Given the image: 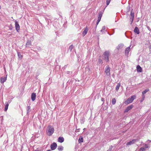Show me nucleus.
Returning a JSON list of instances; mask_svg holds the SVG:
<instances>
[{
    "label": "nucleus",
    "instance_id": "f257e3e1",
    "mask_svg": "<svg viewBox=\"0 0 151 151\" xmlns=\"http://www.w3.org/2000/svg\"><path fill=\"white\" fill-rule=\"evenodd\" d=\"M54 131V129L53 127L50 125H49L47 131V134L49 136H51L53 133Z\"/></svg>",
    "mask_w": 151,
    "mask_h": 151
},
{
    "label": "nucleus",
    "instance_id": "f03ea898",
    "mask_svg": "<svg viewBox=\"0 0 151 151\" xmlns=\"http://www.w3.org/2000/svg\"><path fill=\"white\" fill-rule=\"evenodd\" d=\"M136 98V96L135 95H133L132 96L131 98H128L127 101H126L124 102V103L125 104H128L130 103H131L133 101L134 99H135Z\"/></svg>",
    "mask_w": 151,
    "mask_h": 151
},
{
    "label": "nucleus",
    "instance_id": "7ed1b4c3",
    "mask_svg": "<svg viewBox=\"0 0 151 151\" xmlns=\"http://www.w3.org/2000/svg\"><path fill=\"white\" fill-rule=\"evenodd\" d=\"M103 59L106 62L109 61V52L105 51L104 53L103 56Z\"/></svg>",
    "mask_w": 151,
    "mask_h": 151
},
{
    "label": "nucleus",
    "instance_id": "20e7f679",
    "mask_svg": "<svg viewBox=\"0 0 151 151\" xmlns=\"http://www.w3.org/2000/svg\"><path fill=\"white\" fill-rule=\"evenodd\" d=\"M105 73L107 76H109L110 75V68L109 66H107L106 67Z\"/></svg>",
    "mask_w": 151,
    "mask_h": 151
},
{
    "label": "nucleus",
    "instance_id": "39448f33",
    "mask_svg": "<svg viewBox=\"0 0 151 151\" xmlns=\"http://www.w3.org/2000/svg\"><path fill=\"white\" fill-rule=\"evenodd\" d=\"M134 18V14L132 11H131L130 15V19L131 22V24H132Z\"/></svg>",
    "mask_w": 151,
    "mask_h": 151
},
{
    "label": "nucleus",
    "instance_id": "423d86ee",
    "mask_svg": "<svg viewBox=\"0 0 151 151\" xmlns=\"http://www.w3.org/2000/svg\"><path fill=\"white\" fill-rule=\"evenodd\" d=\"M15 22L16 29L18 32H19L20 30L19 25L17 21H15Z\"/></svg>",
    "mask_w": 151,
    "mask_h": 151
},
{
    "label": "nucleus",
    "instance_id": "0eeeda50",
    "mask_svg": "<svg viewBox=\"0 0 151 151\" xmlns=\"http://www.w3.org/2000/svg\"><path fill=\"white\" fill-rule=\"evenodd\" d=\"M57 147V144L55 142L52 143L50 145L51 149L52 150H54Z\"/></svg>",
    "mask_w": 151,
    "mask_h": 151
},
{
    "label": "nucleus",
    "instance_id": "6e6552de",
    "mask_svg": "<svg viewBox=\"0 0 151 151\" xmlns=\"http://www.w3.org/2000/svg\"><path fill=\"white\" fill-rule=\"evenodd\" d=\"M137 141V140L136 139H133L132 140L127 142L126 144V145H132L134 144L135 142Z\"/></svg>",
    "mask_w": 151,
    "mask_h": 151
},
{
    "label": "nucleus",
    "instance_id": "1a4fd4ad",
    "mask_svg": "<svg viewBox=\"0 0 151 151\" xmlns=\"http://www.w3.org/2000/svg\"><path fill=\"white\" fill-rule=\"evenodd\" d=\"M133 106L132 105H131L128 106L127 108L125 109L124 112H128L129 110H131L133 107Z\"/></svg>",
    "mask_w": 151,
    "mask_h": 151
},
{
    "label": "nucleus",
    "instance_id": "9d476101",
    "mask_svg": "<svg viewBox=\"0 0 151 151\" xmlns=\"http://www.w3.org/2000/svg\"><path fill=\"white\" fill-rule=\"evenodd\" d=\"M36 94L35 93H32L31 95V99L32 101H34L36 98Z\"/></svg>",
    "mask_w": 151,
    "mask_h": 151
},
{
    "label": "nucleus",
    "instance_id": "9b49d317",
    "mask_svg": "<svg viewBox=\"0 0 151 151\" xmlns=\"http://www.w3.org/2000/svg\"><path fill=\"white\" fill-rule=\"evenodd\" d=\"M88 31V28L86 26L85 28L84 31L83 32L82 35L83 36H84L85 35L87 34Z\"/></svg>",
    "mask_w": 151,
    "mask_h": 151
},
{
    "label": "nucleus",
    "instance_id": "f8f14e48",
    "mask_svg": "<svg viewBox=\"0 0 151 151\" xmlns=\"http://www.w3.org/2000/svg\"><path fill=\"white\" fill-rule=\"evenodd\" d=\"M148 145L147 144L143 145V147H142V151H145L147 148L148 147Z\"/></svg>",
    "mask_w": 151,
    "mask_h": 151
},
{
    "label": "nucleus",
    "instance_id": "ddd939ff",
    "mask_svg": "<svg viewBox=\"0 0 151 151\" xmlns=\"http://www.w3.org/2000/svg\"><path fill=\"white\" fill-rule=\"evenodd\" d=\"M64 138L63 137H60L58 138V141L59 142L62 143L64 141Z\"/></svg>",
    "mask_w": 151,
    "mask_h": 151
},
{
    "label": "nucleus",
    "instance_id": "4468645a",
    "mask_svg": "<svg viewBox=\"0 0 151 151\" xmlns=\"http://www.w3.org/2000/svg\"><path fill=\"white\" fill-rule=\"evenodd\" d=\"M130 47H128L127 48L125 51V54L126 55H127L128 54L130 50Z\"/></svg>",
    "mask_w": 151,
    "mask_h": 151
},
{
    "label": "nucleus",
    "instance_id": "2eb2a0df",
    "mask_svg": "<svg viewBox=\"0 0 151 151\" xmlns=\"http://www.w3.org/2000/svg\"><path fill=\"white\" fill-rule=\"evenodd\" d=\"M6 77H4V78H1V83H3L6 80Z\"/></svg>",
    "mask_w": 151,
    "mask_h": 151
},
{
    "label": "nucleus",
    "instance_id": "dca6fc26",
    "mask_svg": "<svg viewBox=\"0 0 151 151\" xmlns=\"http://www.w3.org/2000/svg\"><path fill=\"white\" fill-rule=\"evenodd\" d=\"M134 32L135 33L137 34H139V30L137 27H136L134 29Z\"/></svg>",
    "mask_w": 151,
    "mask_h": 151
},
{
    "label": "nucleus",
    "instance_id": "f3484780",
    "mask_svg": "<svg viewBox=\"0 0 151 151\" xmlns=\"http://www.w3.org/2000/svg\"><path fill=\"white\" fill-rule=\"evenodd\" d=\"M31 45V41L30 40H29L27 42L26 44V47H29L30 45Z\"/></svg>",
    "mask_w": 151,
    "mask_h": 151
},
{
    "label": "nucleus",
    "instance_id": "a211bd4d",
    "mask_svg": "<svg viewBox=\"0 0 151 151\" xmlns=\"http://www.w3.org/2000/svg\"><path fill=\"white\" fill-rule=\"evenodd\" d=\"M123 46L124 45L123 44H120L116 48L118 50L121 49L123 47Z\"/></svg>",
    "mask_w": 151,
    "mask_h": 151
},
{
    "label": "nucleus",
    "instance_id": "6ab92c4d",
    "mask_svg": "<svg viewBox=\"0 0 151 151\" xmlns=\"http://www.w3.org/2000/svg\"><path fill=\"white\" fill-rule=\"evenodd\" d=\"M5 108H4V111H6L8 109V107L9 104V103L8 102L5 103Z\"/></svg>",
    "mask_w": 151,
    "mask_h": 151
},
{
    "label": "nucleus",
    "instance_id": "aec40b11",
    "mask_svg": "<svg viewBox=\"0 0 151 151\" xmlns=\"http://www.w3.org/2000/svg\"><path fill=\"white\" fill-rule=\"evenodd\" d=\"M137 69L138 71L142 72V68L139 65H137Z\"/></svg>",
    "mask_w": 151,
    "mask_h": 151
},
{
    "label": "nucleus",
    "instance_id": "412c9836",
    "mask_svg": "<svg viewBox=\"0 0 151 151\" xmlns=\"http://www.w3.org/2000/svg\"><path fill=\"white\" fill-rule=\"evenodd\" d=\"M63 147L62 146H59L58 148V150L59 151H61L63 150Z\"/></svg>",
    "mask_w": 151,
    "mask_h": 151
},
{
    "label": "nucleus",
    "instance_id": "4be33fe9",
    "mask_svg": "<svg viewBox=\"0 0 151 151\" xmlns=\"http://www.w3.org/2000/svg\"><path fill=\"white\" fill-rule=\"evenodd\" d=\"M120 86V83H118L116 86V91H118L119 88V87Z\"/></svg>",
    "mask_w": 151,
    "mask_h": 151
},
{
    "label": "nucleus",
    "instance_id": "5701e85b",
    "mask_svg": "<svg viewBox=\"0 0 151 151\" xmlns=\"http://www.w3.org/2000/svg\"><path fill=\"white\" fill-rule=\"evenodd\" d=\"M102 15V13L101 12H100L99 14L98 19H101V17Z\"/></svg>",
    "mask_w": 151,
    "mask_h": 151
},
{
    "label": "nucleus",
    "instance_id": "b1692460",
    "mask_svg": "<svg viewBox=\"0 0 151 151\" xmlns=\"http://www.w3.org/2000/svg\"><path fill=\"white\" fill-rule=\"evenodd\" d=\"M73 48V45H71L70 47H69V49H68V51H70V52H71V50Z\"/></svg>",
    "mask_w": 151,
    "mask_h": 151
},
{
    "label": "nucleus",
    "instance_id": "393cba45",
    "mask_svg": "<svg viewBox=\"0 0 151 151\" xmlns=\"http://www.w3.org/2000/svg\"><path fill=\"white\" fill-rule=\"evenodd\" d=\"M116 102V100L115 98H113L112 100V104L114 105L115 104Z\"/></svg>",
    "mask_w": 151,
    "mask_h": 151
},
{
    "label": "nucleus",
    "instance_id": "a878e982",
    "mask_svg": "<svg viewBox=\"0 0 151 151\" xmlns=\"http://www.w3.org/2000/svg\"><path fill=\"white\" fill-rule=\"evenodd\" d=\"M27 113L28 114L31 111L30 106H28L27 107Z\"/></svg>",
    "mask_w": 151,
    "mask_h": 151
},
{
    "label": "nucleus",
    "instance_id": "bb28decb",
    "mask_svg": "<svg viewBox=\"0 0 151 151\" xmlns=\"http://www.w3.org/2000/svg\"><path fill=\"white\" fill-rule=\"evenodd\" d=\"M78 142L80 143L83 142V139L82 137H80L78 140Z\"/></svg>",
    "mask_w": 151,
    "mask_h": 151
},
{
    "label": "nucleus",
    "instance_id": "cd10ccee",
    "mask_svg": "<svg viewBox=\"0 0 151 151\" xmlns=\"http://www.w3.org/2000/svg\"><path fill=\"white\" fill-rule=\"evenodd\" d=\"M105 26H103L102 27V29L100 31L101 32H102L104 30V33H105V32H106V31L105 30Z\"/></svg>",
    "mask_w": 151,
    "mask_h": 151
},
{
    "label": "nucleus",
    "instance_id": "c85d7f7f",
    "mask_svg": "<svg viewBox=\"0 0 151 151\" xmlns=\"http://www.w3.org/2000/svg\"><path fill=\"white\" fill-rule=\"evenodd\" d=\"M149 90V89L147 88L144 91L142 92V94L143 95L146 93L147 92H148Z\"/></svg>",
    "mask_w": 151,
    "mask_h": 151
},
{
    "label": "nucleus",
    "instance_id": "c756f323",
    "mask_svg": "<svg viewBox=\"0 0 151 151\" xmlns=\"http://www.w3.org/2000/svg\"><path fill=\"white\" fill-rule=\"evenodd\" d=\"M18 55L19 58L21 59L22 58V56L20 52H18Z\"/></svg>",
    "mask_w": 151,
    "mask_h": 151
},
{
    "label": "nucleus",
    "instance_id": "7c9ffc66",
    "mask_svg": "<svg viewBox=\"0 0 151 151\" xmlns=\"http://www.w3.org/2000/svg\"><path fill=\"white\" fill-rule=\"evenodd\" d=\"M102 63V60L101 58H99L98 59V63L99 64H101Z\"/></svg>",
    "mask_w": 151,
    "mask_h": 151
},
{
    "label": "nucleus",
    "instance_id": "2f4dec72",
    "mask_svg": "<svg viewBox=\"0 0 151 151\" xmlns=\"http://www.w3.org/2000/svg\"><path fill=\"white\" fill-rule=\"evenodd\" d=\"M9 29L10 30H11L12 29L13 27L12 26V24H10L9 26Z\"/></svg>",
    "mask_w": 151,
    "mask_h": 151
},
{
    "label": "nucleus",
    "instance_id": "473e14b6",
    "mask_svg": "<svg viewBox=\"0 0 151 151\" xmlns=\"http://www.w3.org/2000/svg\"><path fill=\"white\" fill-rule=\"evenodd\" d=\"M113 146L111 145L110 146L109 149L107 151H111Z\"/></svg>",
    "mask_w": 151,
    "mask_h": 151
},
{
    "label": "nucleus",
    "instance_id": "72a5a7b5",
    "mask_svg": "<svg viewBox=\"0 0 151 151\" xmlns=\"http://www.w3.org/2000/svg\"><path fill=\"white\" fill-rule=\"evenodd\" d=\"M111 0H106V4H107V5H109V4L110 3Z\"/></svg>",
    "mask_w": 151,
    "mask_h": 151
},
{
    "label": "nucleus",
    "instance_id": "f704fd0d",
    "mask_svg": "<svg viewBox=\"0 0 151 151\" xmlns=\"http://www.w3.org/2000/svg\"><path fill=\"white\" fill-rule=\"evenodd\" d=\"M66 73L67 74H70L72 73V72L70 71H67Z\"/></svg>",
    "mask_w": 151,
    "mask_h": 151
},
{
    "label": "nucleus",
    "instance_id": "c9c22d12",
    "mask_svg": "<svg viewBox=\"0 0 151 151\" xmlns=\"http://www.w3.org/2000/svg\"><path fill=\"white\" fill-rule=\"evenodd\" d=\"M100 20H101V19H98V20H97V22H99H99H100Z\"/></svg>",
    "mask_w": 151,
    "mask_h": 151
},
{
    "label": "nucleus",
    "instance_id": "e433bc0d",
    "mask_svg": "<svg viewBox=\"0 0 151 151\" xmlns=\"http://www.w3.org/2000/svg\"><path fill=\"white\" fill-rule=\"evenodd\" d=\"M101 100V101H104V99L103 98H102Z\"/></svg>",
    "mask_w": 151,
    "mask_h": 151
},
{
    "label": "nucleus",
    "instance_id": "4c0bfd02",
    "mask_svg": "<svg viewBox=\"0 0 151 151\" xmlns=\"http://www.w3.org/2000/svg\"><path fill=\"white\" fill-rule=\"evenodd\" d=\"M99 22H97V23H96V27L97 26V25H98V24H99Z\"/></svg>",
    "mask_w": 151,
    "mask_h": 151
},
{
    "label": "nucleus",
    "instance_id": "58836bf2",
    "mask_svg": "<svg viewBox=\"0 0 151 151\" xmlns=\"http://www.w3.org/2000/svg\"><path fill=\"white\" fill-rule=\"evenodd\" d=\"M35 151H41L40 150H36Z\"/></svg>",
    "mask_w": 151,
    "mask_h": 151
},
{
    "label": "nucleus",
    "instance_id": "ea45409f",
    "mask_svg": "<svg viewBox=\"0 0 151 151\" xmlns=\"http://www.w3.org/2000/svg\"><path fill=\"white\" fill-rule=\"evenodd\" d=\"M47 151H51L50 150H48Z\"/></svg>",
    "mask_w": 151,
    "mask_h": 151
},
{
    "label": "nucleus",
    "instance_id": "a19ab883",
    "mask_svg": "<svg viewBox=\"0 0 151 151\" xmlns=\"http://www.w3.org/2000/svg\"><path fill=\"white\" fill-rule=\"evenodd\" d=\"M142 150V147L140 148V150Z\"/></svg>",
    "mask_w": 151,
    "mask_h": 151
},
{
    "label": "nucleus",
    "instance_id": "79ce46f5",
    "mask_svg": "<svg viewBox=\"0 0 151 151\" xmlns=\"http://www.w3.org/2000/svg\"><path fill=\"white\" fill-rule=\"evenodd\" d=\"M140 102H142V100H140Z\"/></svg>",
    "mask_w": 151,
    "mask_h": 151
},
{
    "label": "nucleus",
    "instance_id": "37998d69",
    "mask_svg": "<svg viewBox=\"0 0 151 151\" xmlns=\"http://www.w3.org/2000/svg\"><path fill=\"white\" fill-rule=\"evenodd\" d=\"M1 9V6H0V9Z\"/></svg>",
    "mask_w": 151,
    "mask_h": 151
}]
</instances>
